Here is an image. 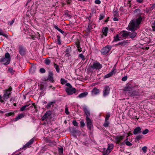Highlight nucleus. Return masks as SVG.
<instances>
[{"label":"nucleus","instance_id":"obj_1","mask_svg":"<svg viewBox=\"0 0 155 155\" xmlns=\"http://www.w3.org/2000/svg\"><path fill=\"white\" fill-rule=\"evenodd\" d=\"M134 12L136 13L140 16L136 19H133L129 25V28L130 31H134L135 29H137L140 23L142 20V17L140 16L141 14L140 13V9H136Z\"/></svg>","mask_w":155,"mask_h":155},{"label":"nucleus","instance_id":"obj_2","mask_svg":"<svg viewBox=\"0 0 155 155\" xmlns=\"http://www.w3.org/2000/svg\"><path fill=\"white\" fill-rule=\"evenodd\" d=\"M102 67V65L98 61H96L94 62L92 64H90L89 66V71H92L93 69L99 70Z\"/></svg>","mask_w":155,"mask_h":155},{"label":"nucleus","instance_id":"obj_3","mask_svg":"<svg viewBox=\"0 0 155 155\" xmlns=\"http://www.w3.org/2000/svg\"><path fill=\"white\" fill-rule=\"evenodd\" d=\"M10 57L9 54L8 52H7L5 54V57L2 58L0 61L3 63V64L4 65H8L10 61Z\"/></svg>","mask_w":155,"mask_h":155},{"label":"nucleus","instance_id":"obj_4","mask_svg":"<svg viewBox=\"0 0 155 155\" xmlns=\"http://www.w3.org/2000/svg\"><path fill=\"white\" fill-rule=\"evenodd\" d=\"M12 90V87H10L8 89L5 90V93L2 97L4 101H6L8 98L10 97Z\"/></svg>","mask_w":155,"mask_h":155},{"label":"nucleus","instance_id":"obj_5","mask_svg":"<svg viewBox=\"0 0 155 155\" xmlns=\"http://www.w3.org/2000/svg\"><path fill=\"white\" fill-rule=\"evenodd\" d=\"M112 47L110 45H107L104 47L101 51L102 54H106L110 50Z\"/></svg>","mask_w":155,"mask_h":155},{"label":"nucleus","instance_id":"obj_6","mask_svg":"<svg viewBox=\"0 0 155 155\" xmlns=\"http://www.w3.org/2000/svg\"><path fill=\"white\" fill-rule=\"evenodd\" d=\"M66 92L68 95H71L76 92V90L75 88L72 87H67L65 89Z\"/></svg>","mask_w":155,"mask_h":155},{"label":"nucleus","instance_id":"obj_7","mask_svg":"<svg viewBox=\"0 0 155 155\" xmlns=\"http://www.w3.org/2000/svg\"><path fill=\"white\" fill-rule=\"evenodd\" d=\"M128 44V40H124L116 44L114 46L117 47L118 46H119V47H120L126 46Z\"/></svg>","mask_w":155,"mask_h":155},{"label":"nucleus","instance_id":"obj_8","mask_svg":"<svg viewBox=\"0 0 155 155\" xmlns=\"http://www.w3.org/2000/svg\"><path fill=\"white\" fill-rule=\"evenodd\" d=\"M19 52L21 56H24L25 54L26 51V48L22 45H19Z\"/></svg>","mask_w":155,"mask_h":155},{"label":"nucleus","instance_id":"obj_9","mask_svg":"<svg viewBox=\"0 0 155 155\" xmlns=\"http://www.w3.org/2000/svg\"><path fill=\"white\" fill-rule=\"evenodd\" d=\"M87 126L89 130H91L93 127L92 121L89 118H86Z\"/></svg>","mask_w":155,"mask_h":155},{"label":"nucleus","instance_id":"obj_10","mask_svg":"<svg viewBox=\"0 0 155 155\" xmlns=\"http://www.w3.org/2000/svg\"><path fill=\"white\" fill-rule=\"evenodd\" d=\"M110 91V88L108 86L105 87L103 91V96L104 97L108 95L109 94Z\"/></svg>","mask_w":155,"mask_h":155},{"label":"nucleus","instance_id":"obj_11","mask_svg":"<svg viewBox=\"0 0 155 155\" xmlns=\"http://www.w3.org/2000/svg\"><path fill=\"white\" fill-rule=\"evenodd\" d=\"M116 69L115 67L114 66L113 68L112 69V71L111 72L109 73L108 74L105 75L104 76V78H108L111 76H112L116 72Z\"/></svg>","mask_w":155,"mask_h":155},{"label":"nucleus","instance_id":"obj_12","mask_svg":"<svg viewBox=\"0 0 155 155\" xmlns=\"http://www.w3.org/2000/svg\"><path fill=\"white\" fill-rule=\"evenodd\" d=\"M124 136H117L115 138V142L117 144L119 143L124 138Z\"/></svg>","mask_w":155,"mask_h":155},{"label":"nucleus","instance_id":"obj_13","mask_svg":"<svg viewBox=\"0 0 155 155\" xmlns=\"http://www.w3.org/2000/svg\"><path fill=\"white\" fill-rule=\"evenodd\" d=\"M45 141L47 143H49L48 145L51 147H53L56 145V143L55 142L51 141L49 139L46 138L45 139Z\"/></svg>","mask_w":155,"mask_h":155},{"label":"nucleus","instance_id":"obj_14","mask_svg":"<svg viewBox=\"0 0 155 155\" xmlns=\"http://www.w3.org/2000/svg\"><path fill=\"white\" fill-rule=\"evenodd\" d=\"M51 112L50 111H49L46 112L45 114L41 118L42 120H47V119L48 118V117L51 115Z\"/></svg>","mask_w":155,"mask_h":155},{"label":"nucleus","instance_id":"obj_15","mask_svg":"<svg viewBox=\"0 0 155 155\" xmlns=\"http://www.w3.org/2000/svg\"><path fill=\"white\" fill-rule=\"evenodd\" d=\"M140 94V93L138 91H133L128 93V95L129 96H138Z\"/></svg>","mask_w":155,"mask_h":155},{"label":"nucleus","instance_id":"obj_16","mask_svg":"<svg viewBox=\"0 0 155 155\" xmlns=\"http://www.w3.org/2000/svg\"><path fill=\"white\" fill-rule=\"evenodd\" d=\"M83 110L85 114L86 117V118L89 117L90 115V113L89 110L87 108L86 106H84L83 107Z\"/></svg>","mask_w":155,"mask_h":155},{"label":"nucleus","instance_id":"obj_17","mask_svg":"<svg viewBox=\"0 0 155 155\" xmlns=\"http://www.w3.org/2000/svg\"><path fill=\"white\" fill-rule=\"evenodd\" d=\"M35 139L33 138L31 139L29 141L27 142L24 146V147H29L34 142Z\"/></svg>","mask_w":155,"mask_h":155},{"label":"nucleus","instance_id":"obj_18","mask_svg":"<svg viewBox=\"0 0 155 155\" xmlns=\"http://www.w3.org/2000/svg\"><path fill=\"white\" fill-rule=\"evenodd\" d=\"M122 37L126 38L129 36V32L126 31H123L120 32L119 34Z\"/></svg>","mask_w":155,"mask_h":155},{"label":"nucleus","instance_id":"obj_19","mask_svg":"<svg viewBox=\"0 0 155 155\" xmlns=\"http://www.w3.org/2000/svg\"><path fill=\"white\" fill-rule=\"evenodd\" d=\"M108 29V28L107 27L104 28L103 29L102 31L103 34L101 35V38H103V35H104L105 36H107Z\"/></svg>","mask_w":155,"mask_h":155},{"label":"nucleus","instance_id":"obj_20","mask_svg":"<svg viewBox=\"0 0 155 155\" xmlns=\"http://www.w3.org/2000/svg\"><path fill=\"white\" fill-rule=\"evenodd\" d=\"M133 89V87L131 85H129L127 86L125 88L124 90L128 91V93L131 92Z\"/></svg>","mask_w":155,"mask_h":155},{"label":"nucleus","instance_id":"obj_21","mask_svg":"<svg viewBox=\"0 0 155 155\" xmlns=\"http://www.w3.org/2000/svg\"><path fill=\"white\" fill-rule=\"evenodd\" d=\"M138 28H138H137V29ZM136 29V30L137 29ZM136 30V29H135V30L134 31H133L132 32H129V37L132 38H134L137 35V33L136 32H134V31Z\"/></svg>","mask_w":155,"mask_h":155},{"label":"nucleus","instance_id":"obj_22","mask_svg":"<svg viewBox=\"0 0 155 155\" xmlns=\"http://www.w3.org/2000/svg\"><path fill=\"white\" fill-rule=\"evenodd\" d=\"M55 101H54L52 102H49L48 104L45 106V107L46 108L48 109L51 107H53L54 104L55 103Z\"/></svg>","mask_w":155,"mask_h":155},{"label":"nucleus","instance_id":"obj_23","mask_svg":"<svg viewBox=\"0 0 155 155\" xmlns=\"http://www.w3.org/2000/svg\"><path fill=\"white\" fill-rule=\"evenodd\" d=\"M119 35L117 34L116 36L114 37V40L113 42H117L120 40L121 39V37L119 36Z\"/></svg>","mask_w":155,"mask_h":155},{"label":"nucleus","instance_id":"obj_24","mask_svg":"<svg viewBox=\"0 0 155 155\" xmlns=\"http://www.w3.org/2000/svg\"><path fill=\"white\" fill-rule=\"evenodd\" d=\"M71 52V48H66L65 51H64L65 55L66 57H69L70 55V53Z\"/></svg>","mask_w":155,"mask_h":155},{"label":"nucleus","instance_id":"obj_25","mask_svg":"<svg viewBox=\"0 0 155 155\" xmlns=\"http://www.w3.org/2000/svg\"><path fill=\"white\" fill-rule=\"evenodd\" d=\"M141 133V128L139 127H137L134 130V134H137L140 133Z\"/></svg>","mask_w":155,"mask_h":155},{"label":"nucleus","instance_id":"obj_26","mask_svg":"<svg viewBox=\"0 0 155 155\" xmlns=\"http://www.w3.org/2000/svg\"><path fill=\"white\" fill-rule=\"evenodd\" d=\"M88 94V93L87 92H84L80 94L79 95L78 97L80 98L85 97Z\"/></svg>","mask_w":155,"mask_h":155},{"label":"nucleus","instance_id":"obj_27","mask_svg":"<svg viewBox=\"0 0 155 155\" xmlns=\"http://www.w3.org/2000/svg\"><path fill=\"white\" fill-rule=\"evenodd\" d=\"M53 73L51 72H49V74L47 78L48 80H49L50 81H53Z\"/></svg>","mask_w":155,"mask_h":155},{"label":"nucleus","instance_id":"obj_28","mask_svg":"<svg viewBox=\"0 0 155 155\" xmlns=\"http://www.w3.org/2000/svg\"><path fill=\"white\" fill-rule=\"evenodd\" d=\"M46 81H45V82H42L41 84L40 89L41 90H44L45 89L47 85L46 84Z\"/></svg>","mask_w":155,"mask_h":155},{"label":"nucleus","instance_id":"obj_29","mask_svg":"<svg viewBox=\"0 0 155 155\" xmlns=\"http://www.w3.org/2000/svg\"><path fill=\"white\" fill-rule=\"evenodd\" d=\"M92 92L93 94L96 95L99 93L100 91L99 89L96 88H94L92 90Z\"/></svg>","mask_w":155,"mask_h":155},{"label":"nucleus","instance_id":"obj_30","mask_svg":"<svg viewBox=\"0 0 155 155\" xmlns=\"http://www.w3.org/2000/svg\"><path fill=\"white\" fill-rule=\"evenodd\" d=\"M24 117V115L22 114H19L18 116L16 117L15 119V121H16Z\"/></svg>","mask_w":155,"mask_h":155},{"label":"nucleus","instance_id":"obj_31","mask_svg":"<svg viewBox=\"0 0 155 155\" xmlns=\"http://www.w3.org/2000/svg\"><path fill=\"white\" fill-rule=\"evenodd\" d=\"M114 147V145L113 144H108L107 149L110 150L111 151L113 149Z\"/></svg>","mask_w":155,"mask_h":155},{"label":"nucleus","instance_id":"obj_32","mask_svg":"<svg viewBox=\"0 0 155 155\" xmlns=\"http://www.w3.org/2000/svg\"><path fill=\"white\" fill-rule=\"evenodd\" d=\"M36 68L35 66H32L30 69V71L32 73H34L35 71Z\"/></svg>","mask_w":155,"mask_h":155},{"label":"nucleus","instance_id":"obj_33","mask_svg":"<svg viewBox=\"0 0 155 155\" xmlns=\"http://www.w3.org/2000/svg\"><path fill=\"white\" fill-rule=\"evenodd\" d=\"M63 148L62 147H59V154L60 155H62L63 153Z\"/></svg>","mask_w":155,"mask_h":155},{"label":"nucleus","instance_id":"obj_34","mask_svg":"<svg viewBox=\"0 0 155 155\" xmlns=\"http://www.w3.org/2000/svg\"><path fill=\"white\" fill-rule=\"evenodd\" d=\"M67 81L64 79L61 78V83L62 84H64L67 82Z\"/></svg>","mask_w":155,"mask_h":155},{"label":"nucleus","instance_id":"obj_35","mask_svg":"<svg viewBox=\"0 0 155 155\" xmlns=\"http://www.w3.org/2000/svg\"><path fill=\"white\" fill-rule=\"evenodd\" d=\"M59 31L60 32L61 34L63 35L64 37L66 35V34L65 32L61 30V29L59 28Z\"/></svg>","mask_w":155,"mask_h":155},{"label":"nucleus","instance_id":"obj_36","mask_svg":"<svg viewBox=\"0 0 155 155\" xmlns=\"http://www.w3.org/2000/svg\"><path fill=\"white\" fill-rule=\"evenodd\" d=\"M53 65H54V67L55 68L57 72H58V65L55 62H54Z\"/></svg>","mask_w":155,"mask_h":155},{"label":"nucleus","instance_id":"obj_37","mask_svg":"<svg viewBox=\"0 0 155 155\" xmlns=\"http://www.w3.org/2000/svg\"><path fill=\"white\" fill-rule=\"evenodd\" d=\"M8 71L12 74H13L15 72L13 70V68H9L8 69Z\"/></svg>","mask_w":155,"mask_h":155},{"label":"nucleus","instance_id":"obj_38","mask_svg":"<svg viewBox=\"0 0 155 155\" xmlns=\"http://www.w3.org/2000/svg\"><path fill=\"white\" fill-rule=\"evenodd\" d=\"M113 15L114 17H117L119 16V14L117 11H114Z\"/></svg>","mask_w":155,"mask_h":155},{"label":"nucleus","instance_id":"obj_39","mask_svg":"<svg viewBox=\"0 0 155 155\" xmlns=\"http://www.w3.org/2000/svg\"><path fill=\"white\" fill-rule=\"evenodd\" d=\"M109 122L108 121L105 120V122L103 124V126L105 127H107L108 126Z\"/></svg>","mask_w":155,"mask_h":155},{"label":"nucleus","instance_id":"obj_40","mask_svg":"<svg viewBox=\"0 0 155 155\" xmlns=\"http://www.w3.org/2000/svg\"><path fill=\"white\" fill-rule=\"evenodd\" d=\"M51 61L48 59H47L45 60V63L46 64L49 65L50 64Z\"/></svg>","mask_w":155,"mask_h":155},{"label":"nucleus","instance_id":"obj_41","mask_svg":"<svg viewBox=\"0 0 155 155\" xmlns=\"http://www.w3.org/2000/svg\"><path fill=\"white\" fill-rule=\"evenodd\" d=\"M111 151L110 150L107 149L104 152L103 154H104L105 155H107Z\"/></svg>","mask_w":155,"mask_h":155},{"label":"nucleus","instance_id":"obj_42","mask_svg":"<svg viewBox=\"0 0 155 155\" xmlns=\"http://www.w3.org/2000/svg\"><path fill=\"white\" fill-rule=\"evenodd\" d=\"M78 57L81 59L83 60H84L85 59L84 56L82 54H80L79 55Z\"/></svg>","mask_w":155,"mask_h":155},{"label":"nucleus","instance_id":"obj_43","mask_svg":"<svg viewBox=\"0 0 155 155\" xmlns=\"http://www.w3.org/2000/svg\"><path fill=\"white\" fill-rule=\"evenodd\" d=\"M0 35H2L5 37H8V35L2 32V31L1 30H0Z\"/></svg>","mask_w":155,"mask_h":155},{"label":"nucleus","instance_id":"obj_44","mask_svg":"<svg viewBox=\"0 0 155 155\" xmlns=\"http://www.w3.org/2000/svg\"><path fill=\"white\" fill-rule=\"evenodd\" d=\"M152 30L153 31H155V20L154 21L152 25Z\"/></svg>","mask_w":155,"mask_h":155},{"label":"nucleus","instance_id":"obj_45","mask_svg":"<svg viewBox=\"0 0 155 155\" xmlns=\"http://www.w3.org/2000/svg\"><path fill=\"white\" fill-rule=\"evenodd\" d=\"M124 142H125L127 146H131L132 145V143H130L129 141H126V140H125L124 141Z\"/></svg>","mask_w":155,"mask_h":155},{"label":"nucleus","instance_id":"obj_46","mask_svg":"<svg viewBox=\"0 0 155 155\" xmlns=\"http://www.w3.org/2000/svg\"><path fill=\"white\" fill-rule=\"evenodd\" d=\"M147 147L144 146V147H143L142 148V150L143 151V152L144 153H145L147 152Z\"/></svg>","mask_w":155,"mask_h":155},{"label":"nucleus","instance_id":"obj_47","mask_svg":"<svg viewBox=\"0 0 155 155\" xmlns=\"http://www.w3.org/2000/svg\"><path fill=\"white\" fill-rule=\"evenodd\" d=\"M142 135H138L136 137V139L137 140H139L142 138Z\"/></svg>","mask_w":155,"mask_h":155},{"label":"nucleus","instance_id":"obj_48","mask_svg":"<svg viewBox=\"0 0 155 155\" xmlns=\"http://www.w3.org/2000/svg\"><path fill=\"white\" fill-rule=\"evenodd\" d=\"M81 127H83L85 126V124L84 120H81L80 122Z\"/></svg>","mask_w":155,"mask_h":155},{"label":"nucleus","instance_id":"obj_49","mask_svg":"<svg viewBox=\"0 0 155 155\" xmlns=\"http://www.w3.org/2000/svg\"><path fill=\"white\" fill-rule=\"evenodd\" d=\"M92 26L90 24L88 26L87 30L89 32L92 29Z\"/></svg>","mask_w":155,"mask_h":155},{"label":"nucleus","instance_id":"obj_50","mask_svg":"<svg viewBox=\"0 0 155 155\" xmlns=\"http://www.w3.org/2000/svg\"><path fill=\"white\" fill-rule=\"evenodd\" d=\"M110 116V113H107L106 115L105 120L108 121L109 118Z\"/></svg>","mask_w":155,"mask_h":155},{"label":"nucleus","instance_id":"obj_51","mask_svg":"<svg viewBox=\"0 0 155 155\" xmlns=\"http://www.w3.org/2000/svg\"><path fill=\"white\" fill-rule=\"evenodd\" d=\"M14 115V113L13 112H9L5 114V115L6 116H10L11 115Z\"/></svg>","mask_w":155,"mask_h":155},{"label":"nucleus","instance_id":"obj_52","mask_svg":"<svg viewBox=\"0 0 155 155\" xmlns=\"http://www.w3.org/2000/svg\"><path fill=\"white\" fill-rule=\"evenodd\" d=\"M39 71L40 72L42 73H44L45 72V70L44 68H40L39 70Z\"/></svg>","mask_w":155,"mask_h":155},{"label":"nucleus","instance_id":"obj_53","mask_svg":"<svg viewBox=\"0 0 155 155\" xmlns=\"http://www.w3.org/2000/svg\"><path fill=\"white\" fill-rule=\"evenodd\" d=\"M72 124L74 125V126H78V123L77 122L76 120H74L72 122Z\"/></svg>","mask_w":155,"mask_h":155},{"label":"nucleus","instance_id":"obj_54","mask_svg":"<svg viewBox=\"0 0 155 155\" xmlns=\"http://www.w3.org/2000/svg\"><path fill=\"white\" fill-rule=\"evenodd\" d=\"M152 10L151 8H147L146 9L145 12L146 13H148L150 12Z\"/></svg>","mask_w":155,"mask_h":155},{"label":"nucleus","instance_id":"obj_55","mask_svg":"<svg viewBox=\"0 0 155 155\" xmlns=\"http://www.w3.org/2000/svg\"><path fill=\"white\" fill-rule=\"evenodd\" d=\"M149 132V130L148 129H146L143 132L142 134H147Z\"/></svg>","mask_w":155,"mask_h":155},{"label":"nucleus","instance_id":"obj_56","mask_svg":"<svg viewBox=\"0 0 155 155\" xmlns=\"http://www.w3.org/2000/svg\"><path fill=\"white\" fill-rule=\"evenodd\" d=\"M127 76H125L123 77L122 78L121 80L123 81H125L127 80Z\"/></svg>","mask_w":155,"mask_h":155},{"label":"nucleus","instance_id":"obj_57","mask_svg":"<svg viewBox=\"0 0 155 155\" xmlns=\"http://www.w3.org/2000/svg\"><path fill=\"white\" fill-rule=\"evenodd\" d=\"M65 113L67 115H68L69 112L68 111V107L66 106L65 109Z\"/></svg>","mask_w":155,"mask_h":155},{"label":"nucleus","instance_id":"obj_58","mask_svg":"<svg viewBox=\"0 0 155 155\" xmlns=\"http://www.w3.org/2000/svg\"><path fill=\"white\" fill-rule=\"evenodd\" d=\"M26 108V107L24 105L20 108V110L21 111H23Z\"/></svg>","mask_w":155,"mask_h":155},{"label":"nucleus","instance_id":"obj_59","mask_svg":"<svg viewBox=\"0 0 155 155\" xmlns=\"http://www.w3.org/2000/svg\"><path fill=\"white\" fill-rule=\"evenodd\" d=\"M104 17V15L103 14H101L100 16V17L99 18V20H101L103 19Z\"/></svg>","mask_w":155,"mask_h":155},{"label":"nucleus","instance_id":"obj_60","mask_svg":"<svg viewBox=\"0 0 155 155\" xmlns=\"http://www.w3.org/2000/svg\"><path fill=\"white\" fill-rule=\"evenodd\" d=\"M14 22H15V19H13L11 21L9 22V23L10 25H12L13 24V23Z\"/></svg>","mask_w":155,"mask_h":155},{"label":"nucleus","instance_id":"obj_61","mask_svg":"<svg viewBox=\"0 0 155 155\" xmlns=\"http://www.w3.org/2000/svg\"><path fill=\"white\" fill-rule=\"evenodd\" d=\"M95 3L96 4H99L101 3V2L99 0H96L95 1Z\"/></svg>","mask_w":155,"mask_h":155},{"label":"nucleus","instance_id":"obj_62","mask_svg":"<svg viewBox=\"0 0 155 155\" xmlns=\"http://www.w3.org/2000/svg\"><path fill=\"white\" fill-rule=\"evenodd\" d=\"M65 85L68 86V87H72L71 84L69 83H66Z\"/></svg>","mask_w":155,"mask_h":155},{"label":"nucleus","instance_id":"obj_63","mask_svg":"<svg viewBox=\"0 0 155 155\" xmlns=\"http://www.w3.org/2000/svg\"><path fill=\"white\" fill-rule=\"evenodd\" d=\"M76 45L77 46V47H79L80 45V43L79 42H78L76 43Z\"/></svg>","mask_w":155,"mask_h":155},{"label":"nucleus","instance_id":"obj_64","mask_svg":"<svg viewBox=\"0 0 155 155\" xmlns=\"http://www.w3.org/2000/svg\"><path fill=\"white\" fill-rule=\"evenodd\" d=\"M77 48H78V51L80 52L82 51V50H81V48L80 47V46L78 47H77Z\"/></svg>","mask_w":155,"mask_h":155}]
</instances>
